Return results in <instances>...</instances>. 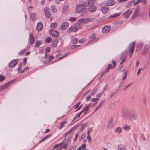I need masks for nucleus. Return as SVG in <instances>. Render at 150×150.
Here are the masks:
<instances>
[{"instance_id": "7ed1b4c3", "label": "nucleus", "mask_w": 150, "mask_h": 150, "mask_svg": "<svg viewBox=\"0 0 150 150\" xmlns=\"http://www.w3.org/2000/svg\"><path fill=\"white\" fill-rule=\"evenodd\" d=\"M94 21V18H81L78 20V21L80 23L85 24L88 22H92Z\"/></svg>"}, {"instance_id": "5701e85b", "label": "nucleus", "mask_w": 150, "mask_h": 150, "mask_svg": "<svg viewBox=\"0 0 150 150\" xmlns=\"http://www.w3.org/2000/svg\"><path fill=\"white\" fill-rule=\"evenodd\" d=\"M115 132L116 133L120 134L122 132V130L121 127H118L115 129Z\"/></svg>"}, {"instance_id": "49530a36", "label": "nucleus", "mask_w": 150, "mask_h": 150, "mask_svg": "<svg viewBox=\"0 0 150 150\" xmlns=\"http://www.w3.org/2000/svg\"><path fill=\"white\" fill-rule=\"evenodd\" d=\"M111 66V64H109L108 65V67L106 69L105 71V73L108 72H109V69H110Z\"/></svg>"}, {"instance_id": "a18cd8bd", "label": "nucleus", "mask_w": 150, "mask_h": 150, "mask_svg": "<svg viewBox=\"0 0 150 150\" xmlns=\"http://www.w3.org/2000/svg\"><path fill=\"white\" fill-rule=\"evenodd\" d=\"M60 54H57L56 55V58H58L57 60H59V59H62V58H63V57H65L67 55H64V56H63L62 57H59V56H60Z\"/></svg>"}, {"instance_id": "b1692460", "label": "nucleus", "mask_w": 150, "mask_h": 150, "mask_svg": "<svg viewBox=\"0 0 150 150\" xmlns=\"http://www.w3.org/2000/svg\"><path fill=\"white\" fill-rule=\"evenodd\" d=\"M133 0H131L129 1L126 5L125 7L126 8H128L131 7L133 4Z\"/></svg>"}, {"instance_id": "dca6fc26", "label": "nucleus", "mask_w": 150, "mask_h": 150, "mask_svg": "<svg viewBox=\"0 0 150 150\" xmlns=\"http://www.w3.org/2000/svg\"><path fill=\"white\" fill-rule=\"evenodd\" d=\"M110 29L111 28L110 26H105L103 28L102 32L103 33H107L110 31Z\"/></svg>"}, {"instance_id": "e2e57ef3", "label": "nucleus", "mask_w": 150, "mask_h": 150, "mask_svg": "<svg viewBox=\"0 0 150 150\" xmlns=\"http://www.w3.org/2000/svg\"><path fill=\"white\" fill-rule=\"evenodd\" d=\"M103 92H101L100 93L98 94L97 95V97H100L103 94Z\"/></svg>"}, {"instance_id": "412c9836", "label": "nucleus", "mask_w": 150, "mask_h": 150, "mask_svg": "<svg viewBox=\"0 0 150 150\" xmlns=\"http://www.w3.org/2000/svg\"><path fill=\"white\" fill-rule=\"evenodd\" d=\"M69 6L67 5H65L63 8V13L66 14L68 12Z\"/></svg>"}, {"instance_id": "393cba45", "label": "nucleus", "mask_w": 150, "mask_h": 150, "mask_svg": "<svg viewBox=\"0 0 150 150\" xmlns=\"http://www.w3.org/2000/svg\"><path fill=\"white\" fill-rule=\"evenodd\" d=\"M54 58V57L52 56H50L48 58V61H44V63H49L50 62H51V61Z\"/></svg>"}, {"instance_id": "4d7b16f0", "label": "nucleus", "mask_w": 150, "mask_h": 150, "mask_svg": "<svg viewBox=\"0 0 150 150\" xmlns=\"http://www.w3.org/2000/svg\"><path fill=\"white\" fill-rule=\"evenodd\" d=\"M80 103L79 102H78L75 105V106H74L75 107V109H76L78 108V107L79 106Z\"/></svg>"}, {"instance_id": "13d9d810", "label": "nucleus", "mask_w": 150, "mask_h": 150, "mask_svg": "<svg viewBox=\"0 0 150 150\" xmlns=\"http://www.w3.org/2000/svg\"><path fill=\"white\" fill-rule=\"evenodd\" d=\"M79 45H73L71 46V47L72 49H75V48L77 47H79Z\"/></svg>"}, {"instance_id": "3c124183", "label": "nucleus", "mask_w": 150, "mask_h": 150, "mask_svg": "<svg viewBox=\"0 0 150 150\" xmlns=\"http://www.w3.org/2000/svg\"><path fill=\"white\" fill-rule=\"evenodd\" d=\"M143 46V44L142 42H140L138 44V45L137 46V47L141 48Z\"/></svg>"}, {"instance_id": "cd10ccee", "label": "nucleus", "mask_w": 150, "mask_h": 150, "mask_svg": "<svg viewBox=\"0 0 150 150\" xmlns=\"http://www.w3.org/2000/svg\"><path fill=\"white\" fill-rule=\"evenodd\" d=\"M115 104L114 103H111L110 104L109 108L110 110H113L115 109Z\"/></svg>"}, {"instance_id": "473e14b6", "label": "nucleus", "mask_w": 150, "mask_h": 150, "mask_svg": "<svg viewBox=\"0 0 150 150\" xmlns=\"http://www.w3.org/2000/svg\"><path fill=\"white\" fill-rule=\"evenodd\" d=\"M51 10L52 11L53 13H56L57 12L56 7L54 6H52L51 7Z\"/></svg>"}, {"instance_id": "4c0bfd02", "label": "nucleus", "mask_w": 150, "mask_h": 150, "mask_svg": "<svg viewBox=\"0 0 150 150\" xmlns=\"http://www.w3.org/2000/svg\"><path fill=\"white\" fill-rule=\"evenodd\" d=\"M89 108V106L88 105H87L86 107L84 108L82 111H83V112H84V114H86L87 113V111Z\"/></svg>"}, {"instance_id": "37998d69", "label": "nucleus", "mask_w": 150, "mask_h": 150, "mask_svg": "<svg viewBox=\"0 0 150 150\" xmlns=\"http://www.w3.org/2000/svg\"><path fill=\"white\" fill-rule=\"evenodd\" d=\"M42 43V42L40 41H38L36 42L35 46L37 47H39L40 45Z\"/></svg>"}, {"instance_id": "72a5a7b5", "label": "nucleus", "mask_w": 150, "mask_h": 150, "mask_svg": "<svg viewBox=\"0 0 150 150\" xmlns=\"http://www.w3.org/2000/svg\"><path fill=\"white\" fill-rule=\"evenodd\" d=\"M95 3V0H88V5H93Z\"/></svg>"}, {"instance_id": "09e8293b", "label": "nucleus", "mask_w": 150, "mask_h": 150, "mask_svg": "<svg viewBox=\"0 0 150 150\" xmlns=\"http://www.w3.org/2000/svg\"><path fill=\"white\" fill-rule=\"evenodd\" d=\"M5 79V77L2 75H0V82L1 81Z\"/></svg>"}, {"instance_id": "4468645a", "label": "nucleus", "mask_w": 150, "mask_h": 150, "mask_svg": "<svg viewBox=\"0 0 150 150\" xmlns=\"http://www.w3.org/2000/svg\"><path fill=\"white\" fill-rule=\"evenodd\" d=\"M74 26L77 31L78 30L80 29L81 28L82 25L81 23H80V22L78 21V22L74 24Z\"/></svg>"}, {"instance_id": "aec40b11", "label": "nucleus", "mask_w": 150, "mask_h": 150, "mask_svg": "<svg viewBox=\"0 0 150 150\" xmlns=\"http://www.w3.org/2000/svg\"><path fill=\"white\" fill-rule=\"evenodd\" d=\"M30 18L31 20L34 21L36 19V15L35 13H32L30 15Z\"/></svg>"}, {"instance_id": "de8ad7c7", "label": "nucleus", "mask_w": 150, "mask_h": 150, "mask_svg": "<svg viewBox=\"0 0 150 150\" xmlns=\"http://www.w3.org/2000/svg\"><path fill=\"white\" fill-rule=\"evenodd\" d=\"M26 50L25 49H23L22 51H21L18 53V54L20 55H22L25 52Z\"/></svg>"}, {"instance_id": "338daca9", "label": "nucleus", "mask_w": 150, "mask_h": 150, "mask_svg": "<svg viewBox=\"0 0 150 150\" xmlns=\"http://www.w3.org/2000/svg\"><path fill=\"white\" fill-rule=\"evenodd\" d=\"M29 68L28 67H26L23 69V72L29 70Z\"/></svg>"}, {"instance_id": "ea45409f", "label": "nucleus", "mask_w": 150, "mask_h": 150, "mask_svg": "<svg viewBox=\"0 0 150 150\" xmlns=\"http://www.w3.org/2000/svg\"><path fill=\"white\" fill-rule=\"evenodd\" d=\"M52 38L50 37H48L45 39V42L47 43H50L52 41Z\"/></svg>"}, {"instance_id": "a878e982", "label": "nucleus", "mask_w": 150, "mask_h": 150, "mask_svg": "<svg viewBox=\"0 0 150 150\" xmlns=\"http://www.w3.org/2000/svg\"><path fill=\"white\" fill-rule=\"evenodd\" d=\"M67 31L68 33H71V32H76L77 31L76 29H75L74 27H72L69 28L68 30Z\"/></svg>"}, {"instance_id": "8fccbe9b", "label": "nucleus", "mask_w": 150, "mask_h": 150, "mask_svg": "<svg viewBox=\"0 0 150 150\" xmlns=\"http://www.w3.org/2000/svg\"><path fill=\"white\" fill-rule=\"evenodd\" d=\"M86 144L85 143H84L82 144L81 146V149H82L83 150H85L86 149Z\"/></svg>"}, {"instance_id": "052dcab7", "label": "nucleus", "mask_w": 150, "mask_h": 150, "mask_svg": "<svg viewBox=\"0 0 150 150\" xmlns=\"http://www.w3.org/2000/svg\"><path fill=\"white\" fill-rule=\"evenodd\" d=\"M122 67V65L121 64H119V66L118 67V70L120 71V72L122 71H121V69Z\"/></svg>"}, {"instance_id": "0e129e2a", "label": "nucleus", "mask_w": 150, "mask_h": 150, "mask_svg": "<svg viewBox=\"0 0 150 150\" xmlns=\"http://www.w3.org/2000/svg\"><path fill=\"white\" fill-rule=\"evenodd\" d=\"M105 71H102L101 73V74H100V79H101L102 77L105 74Z\"/></svg>"}, {"instance_id": "6e6552de", "label": "nucleus", "mask_w": 150, "mask_h": 150, "mask_svg": "<svg viewBox=\"0 0 150 150\" xmlns=\"http://www.w3.org/2000/svg\"><path fill=\"white\" fill-rule=\"evenodd\" d=\"M18 63V61L17 59L13 60L9 64V66L11 68H13Z\"/></svg>"}, {"instance_id": "f257e3e1", "label": "nucleus", "mask_w": 150, "mask_h": 150, "mask_svg": "<svg viewBox=\"0 0 150 150\" xmlns=\"http://www.w3.org/2000/svg\"><path fill=\"white\" fill-rule=\"evenodd\" d=\"M87 6V4L84 2H83L81 4L78 5L76 8L75 10L76 13H79L83 11H85L86 9L85 7Z\"/></svg>"}, {"instance_id": "f3484780", "label": "nucleus", "mask_w": 150, "mask_h": 150, "mask_svg": "<svg viewBox=\"0 0 150 150\" xmlns=\"http://www.w3.org/2000/svg\"><path fill=\"white\" fill-rule=\"evenodd\" d=\"M30 44L32 45L33 44L35 41V39L32 33L30 34L29 35Z\"/></svg>"}, {"instance_id": "c756f323", "label": "nucleus", "mask_w": 150, "mask_h": 150, "mask_svg": "<svg viewBox=\"0 0 150 150\" xmlns=\"http://www.w3.org/2000/svg\"><path fill=\"white\" fill-rule=\"evenodd\" d=\"M123 129L125 130L128 131L130 129L129 126L128 125H125L122 127Z\"/></svg>"}, {"instance_id": "1a4fd4ad", "label": "nucleus", "mask_w": 150, "mask_h": 150, "mask_svg": "<svg viewBox=\"0 0 150 150\" xmlns=\"http://www.w3.org/2000/svg\"><path fill=\"white\" fill-rule=\"evenodd\" d=\"M43 28V25L42 23L39 22L37 24L36 29L38 31H40L42 30Z\"/></svg>"}, {"instance_id": "ddd939ff", "label": "nucleus", "mask_w": 150, "mask_h": 150, "mask_svg": "<svg viewBox=\"0 0 150 150\" xmlns=\"http://www.w3.org/2000/svg\"><path fill=\"white\" fill-rule=\"evenodd\" d=\"M115 4V1L113 0H108L106 2V4L107 6H113Z\"/></svg>"}, {"instance_id": "20e7f679", "label": "nucleus", "mask_w": 150, "mask_h": 150, "mask_svg": "<svg viewBox=\"0 0 150 150\" xmlns=\"http://www.w3.org/2000/svg\"><path fill=\"white\" fill-rule=\"evenodd\" d=\"M49 33L51 35L57 38L59 35V34L57 31L52 29L49 30Z\"/></svg>"}, {"instance_id": "79ce46f5", "label": "nucleus", "mask_w": 150, "mask_h": 150, "mask_svg": "<svg viewBox=\"0 0 150 150\" xmlns=\"http://www.w3.org/2000/svg\"><path fill=\"white\" fill-rule=\"evenodd\" d=\"M78 39L76 38H75L72 40L71 42L73 44H76L78 42Z\"/></svg>"}, {"instance_id": "5fc2aeb1", "label": "nucleus", "mask_w": 150, "mask_h": 150, "mask_svg": "<svg viewBox=\"0 0 150 150\" xmlns=\"http://www.w3.org/2000/svg\"><path fill=\"white\" fill-rule=\"evenodd\" d=\"M72 137V136L71 135H69L67 139V141L68 142L70 141V140L71 139Z\"/></svg>"}, {"instance_id": "f704fd0d", "label": "nucleus", "mask_w": 150, "mask_h": 150, "mask_svg": "<svg viewBox=\"0 0 150 150\" xmlns=\"http://www.w3.org/2000/svg\"><path fill=\"white\" fill-rule=\"evenodd\" d=\"M120 13H115L113 15H111L109 17V18H111L119 16Z\"/></svg>"}, {"instance_id": "9d476101", "label": "nucleus", "mask_w": 150, "mask_h": 150, "mask_svg": "<svg viewBox=\"0 0 150 150\" xmlns=\"http://www.w3.org/2000/svg\"><path fill=\"white\" fill-rule=\"evenodd\" d=\"M69 26V23L67 22H65L62 23L60 28L62 30H64L67 28Z\"/></svg>"}, {"instance_id": "bf43d9fd", "label": "nucleus", "mask_w": 150, "mask_h": 150, "mask_svg": "<svg viewBox=\"0 0 150 150\" xmlns=\"http://www.w3.org/2000/svg\"><path fill=\"white\" fill-rule=\"evenodd\" d=\"M76 19V18L75 17H71L70 18L69 20L71 21H74Z\"/></svg>"}, {"instance_id": "4be33fe9", "label": "nucleus", "mask_w": 150, "mask_h": 150, "mask_svg": "<svg viewBox=\"0 0 150 150\" xmlns=\"http://www.w3.org/2000/svg\"><path fill=\"white\" fill-rule=\"evenodd\" d=\"M139 13V9L138 8H137L136 9L134 13L133 16H132V18L133 19H134L138 15Z\"/></svg>"}, {"instance_id": "69168bd1", "label": "nucleus", "mask_w": 150, "mask_h": 150, "mask_svg": "<svg viewBox=\"0 0 150 150\" xmlns=\"http://www.w3.org/2000/svg\"><path fill=\"white\" fill-rule=\"evenodd\" d=\"M107 85H106L105 86L102 92H103V93L104 92L107 90Z\"/></svg>"}, {"instance_id": "58836bf2", "label": "nucleus", "mask_w": 150, "mask_h": 150, "mask_svg": "<svg viewBox=\"0 0 150 150\" xmlns=\"http://www.w3.org/2000/svg\"><path fill=\"white\" fill-rule=\"evenodd\" d=\"M113 126V121L112 120L110 121L107 125V128H110Z\"/></svg>"}, {"instance_id": "864d4df0", "label": "nucleus", "mask_w": 150, "mask_h": 150, "mask_svg": "<svg viewBox=\"0 0 150 150\" xmlns=\"http://www.w3.org/2000/svg\"><path fill=\"white\" fill-rule=\"evenodd\" d=\"M50 50V48L49 47H47L45 50L46 53H48L49 52Z\"/></svg>"}, {"instance_id": "6e6d98bb", "label": "nucleus", "mask_w": 150, "mask_h": 150, "mask_svg": "<svg viewBox=\"0 0 150 150\" xmlns=\"http://www.w3.org/2000/svg\"><path fill=\"white\" fill-rule=\"evenodd\" d=\"M85 42V39L83 38V39H81L79 40V42L80 43H84Z\"/></svg>"}, {"instance_id": "9b49d317", "label": "nucleus", "mask_w": 150, "mask_h": 150, "mask_svg": "<svg viewBox=\"0 0 150 150\" xmlns=\"http://www.w3.org/2000/svg\"><path fill=\"white\" fill-rule=\"evenodd\" d=\"M109 10V8L107 5L102 6L100 9L101 11L103 13H106Z\"/></svg>"}, {"instance_id": "a19ab883", "label": "nucleus", "mask_w": 150, "mask_h": 150, "mask_svg": "<svg viewBox=\"0 0 150 150\" xmlns=\"http://www.w3.org/2000/svg\"><path fill=\"white\" fill-rule=\"evenodd\" d=\"M57 24L56 22L52 23L51 25V27L52 28H56L57 27Z\"/></svg>"}, {"instance_id": "2f4dec72", "label": "nucleus", "mask_w": 150, "mask_h": 150, "mask_svg": "<svg viewBox=\"0 0 150 150\" xmlns=\"http://www.w3.org/2000/svg\"><path fill=\"white\" fill-rule=\"evenodd\" d=\"M129 114L127 110H125L123 113V116L125 117H128Z\"/></svg>"}, {"instance_id": "a211bd4d", "label": "nucleus", "mask_w": 150, "mask_h": 150, "mask_svg": "<svg viewBox=\"0 0 150 150\" xmlns=\"http://www.w3.org/2000/svg\"><path fill=\"white\" fill-rule=\"evenodd\" d=\"M12 83L11 82H9L7 83L0 87V91L4 89L7 88Z\"/></svg>"}, {"instance_id": "c9c22d12", "label": "nucleus", "mask_w": 150, "mask_h": 150, "mask_svg": "<svg viewBox=\"0 0 150 150\" xmlns=\"http://www.w3.org/2000/svg\"><path fill=\"white\" fill-rule=\"evenodd\" d=\"M67 123V122L65 121L62 122L61 124V126L59 128V129H61L62 127H65L64 124Z\"/></svg>"}, {"instance_id": "f8f14e48", "label": "nucleus", "mask_w": 150, "mask_h": 150, "mask_svg": "<svg viewBox=\"0 0 150 150\" xmlns=\"http://www.w3.org/2000/svg\"><path fill=\"white\" fill-rule=\"evenodd\" d=\"M148 48L149 47L146 44L145 45L142 50L141 54L142 55H146L148 50Z\"/></svg>"}, {"instance_id": "2eb2a0df", "label": "nucleus", "mask_w": 150, "mask_h": 150, "mask_svg": "<svg viewBox=\"0 0 150 150\" xmlns=\"http://www.w3.org/2000/svg\"><path fill=\"white\" fill-rule=\"evenodd\" d=\"M90 6L88 8V10L91 12L95 11L97 9L96 7L93 5H89Z\"/></svg>"}, {"instance_id": "bb28decb", "label": "nucleus", "mask_w": 150, "mask_h": 150, "mask_svg": "<svg viewBox=\"0 0 150 150\" xmlns=\"http://www.w3.org/2000/svg\"><path fill=\"white\" fill-rule=\"evenodd\" d=\"M118 150H125V147L122 144H120L118 146Z\"/></svg>"}, {"instance_id": "603ef678", "label": "nucleus", "mask_w": 150, "mask_h": 150, "mask_svg": "<svg viewBox=\"0 0 150 150\" xmlns=\"http://www.w3.org/2000/svg\"><path fill=\"white\" fill-rule=\"evenodd\" d=\"M97 92V89H95L90 94V95L91 96H93Z\"/></svg>"}, {"instance_id": "0eeeda50", "label": "nucleus", "mask_w": 150, "mask_h": 150, "mask_svg": "<svg viewBox=\"0 0 150 150\" xmlns=\"http://www.w3.org/2000/svg\"><path fill=\"white\" fill-rule=\"evenodd\" d=\"M132 11L131 10L129 9L124 13L123 14V15L125 18L127 19L129 17L130 15L132 13Z\"/></svg>"}, {"instance_id": "c03bdc74", "label": "nucleus", "mask_w": 150, "mask_h": 150, "mask_svg": "<svg viewBox=\"0 0 150 150\" xmlns=\"http://www.w3.org/2000/svg\"><path fill=\"white\" fill-rule=\"evenodd\" d=\"M112 62L113 64V66L112 67V65L111 66L110 69H112L114 68H115L116 66V63L114 60L112 61Z\"/></svg>"}, {"instance_id": "774afa93", "label": "nucleus", "mask_w": 150, "mask_h": 150, "mask_svg": "<svg viewBox=\"0 0 150 150\" xmlns=\"http://www.w3.org/2000/svg\"><path fill=\"white\" fill-rule=\"evenodd\" d=\"M99 99V98H93L92 99V101L93 102H96Z\"/></svg>"}, {"instance_id": "39448f33", "label": "nucleus", "mask_w": 150, "mask_h": 150, "mask_svg": "<svg viewBox=\"0 0 150 150\" xmlns=\"http://www.w3.org/2000/svg\"><path fill=\"white\" fill-rule=\"evenodd\" d=\"M44 11L46 17L49 18L51 15V13L50 9L47 7H45L44 9Z\"/></svg>"}, {"instance_id": "e433bc0d", "label": "nucleus", "mask_w": 150, "mask_h": 150, "mask_svg": "<svg viewBox=\"0 0 150 150\" xmlns=\"http://www.w3.org/2000/svg\"><path fill=\"white\" fill-rule=\"evenodd\" d=\"M89 38L91 41H95V34L93 33L92 34L89 36Z\"/></svg>"}, {"instance_id": "c85d7f7f", "label": "nucleus", "mask_w": 150, "mask_h": 150, "mask_svg": "<svg viewBox=\"0 0 150 150\" xmlns=\"http://www.w3.org/2000/svg\"><path fill=\"white\" fill-rule=\"evenodd\" d=\"M23 64L21 63L19 64V66H18V72L21 73H22L23 72V70H22L21 69V68L23 66Z\"/></svg>"}, {"instance_id": "6ab92c4d", "label": "nucleus", "mask_w": 150, "mask_h": 150, "mask_svg": "<svg viewBox=\"0 0 150 150\" xmlns=\"http://www.w3.org/2000/svg\"><path fill=\"white\" fill-rule=\"evenodd\" d=\"M66 138H65L63 142H61V146L59 148H61V149L62 148L66 149L67 146H68V144L67 143H65L64 142V140Z\"/></svg>"}, {"instance_id": "f03ea898", "label": "nucleus", "mask_w": 150, "mask_h": 150, "mask_svg": "<svg viewBox=\"0 0 150 150\" xmlns=\"http://www.w3.org/2000/svg\"><path fill=\"white\" fill-rule=\"evenodd\" d=\"M135 46V42H132L129 45L128 50L129 51V56L130 57H131L132 55V54L134 51Z\"/></svg>"}, {"instance_id": "680f3d73", "label": "nucleus", "mask_w": 150, "mask_h": 150, "mask_svg": "<svg viewBox=\"0 0 150 150\" xmlns=\"http://www.w3.org/2000/svg\"><path fill=\"white\" fill-rule=\"evenodd\" d=\"M127 76V72L126 71L124 76L122 78V79L123 80H125Z\"/></svg>"}, {"instance_id": "423d86ee", "label": "nucleus", "mask_w": 150, "mask_h": 150, "mask_svg": "<svg viewBox=\"0 0 150 150\" xmlns=\"http://www.w3.org/2000/svg\"><path fill=\"white\" fill-rule=\"evenodd\" d=\"M129 118L131 121L135 120L137 118V115L136 113L129 114Z\"/></svg>"}, {"instance_id": "7c9ffc66", "label": "nucleus", "mask_w": 150, "mask_h": 150, "mask_svg": "<svg viewBox=\"0 0 150 150\" xmlns=\"http://www.w3.org/2000/svg\"><path fill=\"white\" fill-rule=\"evenodd\" d=\"M74 127H72V128H71L69 130L68 132L65 133L64 134V136L65 137H66V136H67V135H68L69 134H70L72 130L74 129Z\"/></svg>"}]
</instances>
